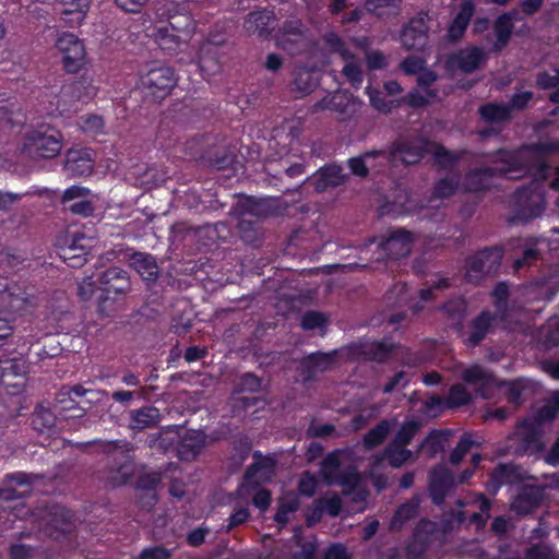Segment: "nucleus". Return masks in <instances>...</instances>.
I'll return each instance as SVG.
<instances>
[{"label": "nucleus", "instance_id": "1", "mask_svg": "<svg viewBox=\"0 0 559 559\" xmlns=\"http://www.w3.org/2000/svg\"><path fill=\"white\" fill-rule=\"evenodd\" d=\"M490 165L469 169L463 179V189L466 192L479 193L491 189L495 178L516 179L531 167L521 146L516 150L498 148L487 154Z\"/></svg>", "mask_w": 559, "mask_h": 559}, {"label": "nucleus", "instance_id": "2", "mask_svg": "<svg viewBox=\"0 0 559 559\" xmlns=\"http://www.w3.org/2000/svg\"><path fill=\"white\" fill-rule=\"evenodd\" d=\"M62 133L55 126L40 122L25 128L19 148L21 154L33 160L52 159L62 150Z\"/></svg>", "mask_w": 559, "mask_h": 559}, {"label": "nucleus", "instance_id": "3", "mask_svg": "<svg viewBox=\"0 0 559 559\" xmlns=\"http://www.w3.org/2000/svg\"><path fill=\"white\" fill-rule=\"evenodd\" d=\"M95 288L100 290L99 299L102 301L119 300L124 298L131 289V281L126 270L111 266L104 271L94 281L92 276L86 277L79 287V294L82 299H90Z\"/></svg>", "mask_w": 559, "mask_h": 559}, {"label": "nucleus", "instance_id": "4", "mask_svg": "<svg viewBox=\"0 0 559 559\" xmlns=\"http://www.w3.org/2000/svg\"><path fill=\"white\" fill-rule=\"evenodd\" d=\"M504 249L502 246L485 247L465 258L464 280L479 285L485 278L496 276L501 267Z\"/></svg>", "mask_w": 559, "mask_h": 559}, {"label": "nucleus", "instance_id": "5", "mask_svg": "<svg viewBox=\"0 0 559 559\" xmlns=\"http://www.w3.org/2000/svg\"><path fill=\"white\" fill-rule=\"evenodd\" d=\"M16 290L5 288L0 292V346L12 336L16 316H22L34 307L31 295L20 288Z\"/></svg>", "mask_w": 559, "mask_h": 559}, {"label": "nucleus", "instance_id": "6", "mask_svg": "<svg viewBox=\"0 0 559 559\" xmlns=\"http://www.w3.org/2000/svg\"><path fill=\"white\" fill-rule=\"evenodd\" d=\"M177 74L171 67L153 64L146 73L141 75L140 83L145 95L154 100L165 99L177 85Z\"/></svg>", "mask_w": 559, "mask_h": 559}, {"label": "nucleus", "instance_id": "7", "mask_svg": "<svg viewBox=\"0 0 559 559\" xmlns=\"http://www.w3.org/2000/svg\"><path fill=\"white\" fill-rule=\"evenodd\" d=\"M496 313L484 309L466 324L459 322L455 326L457 337L467 348L478 347L483 341L495 332Z\"/></svg>", "mask_w": 559, "mask_h": 559}, {"label": "nucleus", "instance_id": "8", "mask_svg": "<svg viewBox=\"0 0 559 559\" xmlns=\"http://www.w3.org/2000/svg\"><path fill=\"white\" fill-rule=\"evenodd\" d=\"M61 63L67 73L76 74L86 66V49L83 40L70 32H63L56 41Z\"/></svg>", "mask_w": 559, "mask_h": 559}, {"label": "nucleus", "instance_id": "9", "mask_svg": "<svg viewBox=\"0 0 559 559\" xmlns=\"http://www.w3.org/2000/svg\"><path fill=\"white\" fill-rule=\"evenodd\" d=\"M427 12H419L403 26L400 39L406 50L426 51L430 48V23Z\"/></svg>", "mask_w": 559, "mask_h": 559}, {"label": "nucleus", "instance_id": "10", "mask_svg": "<svg viewBox=\"0 0 559 559\" xmlns=\"http://www.w3.org/2000/svg\"><path fill=\"white\" fill-rule=\"evenodd\" d=\"M437 535V523L429 519H420L405 544L406 559H424Z\"/></svg>", "mask_w": 559, "mask_h": 559}, {"label": "nucleus", "instance_id": "11", "mask_svg": "<svg viewBox=\"0 0 559 559\" xmlns=\"http://www.w3.org/2000/svg\"><path fill=\"white\" fill-rule=\"evenodd\" d=\"M513 209L508 217L511 225L526 224L544 212V206L534 201V192L530 187H520L512 194Z\"/></svg>", "mask_w": 559, "mask_h": 559}, {"label": "nucleus", "instance_id": "12", "mask_svg": "<svg viewBox=\"0 0 559 559\" xmlns=\"http://www.w3.org/2000/svg\"><path fill=\"white\" fill-rule=\"evenodd\" d=\"M27 370L23 357L0 359V385L10 395L20 394L26 385Z\"/></svg>", "mask_w": 559, "mask_h": 559}, {"label": "nucleus", "instance_id": "13", "mask_svg": "<svg viewBox=\"0 0 559 559\" xmlns=\"http://www.w3.org/2000/svg\"><path fill=\"white\" fill-rule=\"evenodd\" d=\"M242 26L248 35L266 40L276 31L278 19L273 9L260 8L246 15Z\"/></svg>", "mask_w": 559, "mask_h": 559}, {"label": "nucleus", "instance_id": "14", "mask_svg": "<svg viewBox=\"0 0 559 559\" xmlns=\"http://www.w3.org/2000/svg\"><path fill=\"white\" fill-rule=\"evenodd\" d=\"M430 141L427 139L419 140H401L390 145V159L401 160L404 165H416L429 152Z\"/></svg>", "mask_w": 559, "mask_h": 559}, {"label": "nucleus", "instance_id": "15", "mask_svg": "<svg viewBox=\"0 0 559 559\" xmlns=\"http://www.w3.org/2000/svg\"><path fill=\"white\" fill-rule=\"evenodd\" d=\"M225 38L214 36L203 41L199 48L198 66L203 76H210L221 71L222 49Z\"/></svg>", "mask_w": 559, "mask_h": 559}, {"label": "nucleus", "instance_id": "16", "mask_svg": "<svg viewBox=\"0 0 559 559\" xmlns=\"http://www.w3.org/2000/svg\"><path fill=\"white\" fill-rule=\"evenodd\" d=\"M523 155L528 154L536 155L534 162L530 163L531 171L534 175L545 180L548 175L549 165L545 159L547 154H559V140L554 141H538L535 143L523 144L521 146Z\"/></svg>", "mask_w": 559, "mask_h": 559}, {"label": "nucleus", "instance_id": "17", "mask_svg": "<svg viewBox=\"0 0 559 559\" xmlns=\"http://www.w3.org/2000/svg\"><path fill=\"white\" fill-rule=\"evenodd\" d=\"M75 532L73 513L64 508H55L45 525V533L57 542L70 540Z\"/></svg>", "mask_w": 559, "mask_h": 559}, {"label": "nucleus", "instance_id": "18", "mask_svg": "<svg viewBox=\"0 0 559 559\" xmlns=\"http://www.w3.org/2000/svg\"><path fill=\"white\" fill-rule=\"evenodd\" d=\"M454 487L455 477L448 467L438 465L429 472L428 490L433 504H442Z\"/></svg>", "mask_w": 559, "mask_h": 559}, {"label": "nucleus", "instance_id": "19", "mask_svg": "<svg viewBox=\"0 0 559 559\" xmlns=\"http://www.w3.org/2000/svg\"><path fill=\"white\" fill-rule=\"evenodd\" d=\"M413 245V233L397 228L390 231L389 236L381 240L379 247L385 252L389 260H400L409 255Z\"/></svg>", "mask_w": 559, "mask_h": 559}, {"label": "nucleus", "instance_id": "20", "mask_svg": "<svg viewBox=\"0 0 559 559\" xmlns=\"http://www.w3.org/2000/svg\"><path fill=\"white\" fill-rule=\"evenodd\" d=\"M358 104L352 95L343 92L328 94L314 104L316 110H331L337 114L342 121L354 117L358 110Z\"/></svg>", "mask_w": 559, "mask_h": 559}, {"label": "nucleus", "instance_id": "21", "mask_svg": "<svg viewBox=\"0 0 559 559\" xmlns=\"http://www.w3.org/2000/svg\"><path fill=\"white\" fill-rule=\"evenodd\" d=\"M94 157L90 147L70 148L66 153L64 170L72 177H87L94 170Z\"/></svg>", "mask_w": 559, "mask_h": 559}, {"label": "nucleus", "instance_id": "22", "mask_svg": "<svg viewBox=\"0 0 559 559\" xmlns=\"http://www.w3.org/2000/svg\"><path fill=\"white\" fill-rule=\"evenodd\" d=\"M159 20H166L173 31L189 35L195 28V21L189 12H181L178 3H165L156 9Z\"/></svg>", "mask_w": 559, "mask_h": 559}, {"label": "nucleus", "instance_id": "23", "mask_svg": "<svg viewBox=\"0 0 559 559\" xmlns=\"http://www.w3.org/2000/svg\"><path fill=\"white\" fill-rule=\"evenodd\" d=\"M487 61V55L483 47L468 46L449 56V67H456L464 73H473Z\"/></svg>", "mask_w": 559, "mask_h": 559}, {"label": "nucleus", "instance_id": "24", "mask_svg": "<svg viewBox=\"0 0 559 559\" xmlns=\"http://www.w3.org/2000/svg\"><path fill=\"white\" fill-rule=\"evenodd\" d=\"M337 357V350L329 353L314 352L305 356L300 364V374L306 381L312 380L318 372H325L333 368Z\"/></svg>", "mask_w": 559, "mask_h": 559}, {"label": "nucleus", "instance_id": "25", "mask_svg": "<svg viewBox=\"0 0 559 559\" xmlns=\"http://www.w3.org/2000/svg\"><path fill=\"white\" fill-rule=\"evenodd\" d=\"M524 476L520 465L499 463L489 474L487 488L496 493L504 485H518L523 481Z\"/></svg>", "mask_w": 559, "mask_h": 559}, {"label": "nucleus", "instance_id": "26", "mask_svg": "<svg viewBox=\"0 0 559 559\" xmlns=\"http://www.w3.org/2000/svg\"><path fill=\"white\" fill-rule=\"evenodd\" d=\"M3 484L4 488L0 490V499L5 501L23 499L33 490L31 476L24 472L5 475Z\"/></svg>", "mask_w": 559, "mask_h": 559}, {"label": "nucleus", "instance_id": "27", "mask_svg": "<svg viewBox=\"0 0 559 559\" xmlns=\"http://www.w3.org/2000/svg\"><path fill=\"white\" fill-rule=\"evenodd\" d=\"M544 499V488L542 486H524L511 503V508L522 515L530 514L539 508Z\"/></svg>", "mask_w": 559, "mask_h": 559}, {"label": "nucleus", "instance_id": "28", "mask_svg": "<svg viewBox=\"0 0 559 559\" xmlns=\"http://www.w3.org/2000/svg\"><path fill=\"white\" fill-rule=\"evenodd\" d=\"M475 13V3L472 0H466L460 5L459 12L449 24L447 31V39L450 43L460 41L471 23V20Z\"/></svg>", "mask_w": 559, "mask_h": 559}, {"label": "nucleus", "instance_id": "29", "mask_svg": "<svg viewBox=\"0 0 559 559\" xmlns=\"http://www.w3.org/2000/svg\"><path fill=\"white\" fill-rule=\"evenodd\" d=\"M205 447V435L198 430H189L180 437L177 455L181 461H193Z\"/></svg>", "mask_w": 559, "mask_h": 559}, {"label": "nucleus", "instance_id": "30", "mask_svg": "<svg viewBox=\"0 0 559 559\" xmlns=\"http://www.w3.org/2000/svg\"><path fill=\"white\" fill-rule=\"evenodd\" d=\"M421 498L419 495H414L411 499L401 503L391 518L390 531L401 532L409 521L417 518Z\"/></svg>", "mask_w": 559, "mask_h": 559}, {"label": "nucleus", "instance_id": "31", "mask_svg": "<svg viewBox=\"0 0 559 559\" xmlns=\"http://www.w3.org/2000/svg\"><path fill=\"white\" fill-rule=\"evenodd\" d=\"M514 17L515 11L504 12L493 22L496 40L492 44L491 50L495 53H500L508 46L514 28Z\"/></svg>", "mask_w": 559, "mask_h": 559}, {"label": "nucleus", "instance_id": "32", "mask_svg": "<svg viewBox=\"0 0 559 559\" xmlns=\"http://www.w3.org/2000/svg\"><path fill=\"white\" fill-rule=\"evenodd\" d=\"M253 459L254 461L245 471L243 483L251 488H257L260 486L259 474L262 472L272 474L276 462L271 456H264L261 451H254Z\"/></svg>", "mask_w": 559, "mask_h": 559}, {"label": "nucleus", "instance_id": "33", "mask_svg": "<svg viewBox=\"0 0 559 559\" xmlns=\"http://www.w3.org/2000/svg\"><path fill=\"white\" fill-rule=\"evenodd\" d=\"M399 344L386 340L372 341L362 345L361 356L368 361L378 364L386 362L394 352L397 349Z\"/></svg>", "mask_w": 559, "mask_h": 559}, {"label": "nucleus", "instance_id": "34", "mask_svg": "<svg viewBox=\"0 0 559 559\" xmlns=\"http://www.w3.org/2000/svg\"><path fill=\"white\" fill-rule=\"evenodd\" d=\"M319 81V73L314 69L298 67L294 71L292 91L297 92L300 97L309 95L317 88Z\"/></svg>", "mask_w": 559, "mask_h": 559}, {"label": "nucleus", "instance_id": "35", "mask_svg": "<svg viewBox=\"0 0 559 559\" xmlns=\"http://www.w3.org/2000/svg\"><path fill=\"white\" fill-rule=\"evenodd\" d=\"M130 265L145 282H156L159 274V267L156 259L151 253L134 252L130 257Z\"/></svg>", "mask_w": 559, "mask_h": 559}, {"label": "nucleus", "instance_id": "36", "mask_svg": "<svg viewBox=\"0 0 559 559\" xmlns=\"http://www.w3.org/2000/svg\"><path fill=\"white\" fill-rule=\"evenodd\" d=\"M478 114L481 120L489 124L504 123L512 119L511 107L507 104L488 102L479 106Z\"/></svg>", "mask_w": 559, "mask_h": 559}, {"label": "nucleus", "instance_id": "37", "mask_svg": "<svg viewBox=\"0 0 559 559\" xmlns=\"http://www.w3.org/2000/svg\"><path fill=\"white\" fill-rule=\"evenodd\" d=\"M159 421V411L154 406H143L130 413V428L132 430H144L155 427Z\"/></svg>", "mask_w": 559, "mask_h": 559}, {"label": "nucleus", "instance_id": "38", "mask_svg": "<svg viewBox=\"0 0 559 559\" xmlns=\"http://www.w3.org/2000/svg\"><path fill=\"white\" fill-rule=\"evenodd\" d=\"M311 45L309 35L305 36H276V46L292 56L306 53Z\"/></svg>", "mask_w": 559, "mask_h": 559}, {"label": "nucleus", "instance_id": "39", "mask_svg": "<svg viewBox=\"0 0 559 559\" xmlns=\"http://www.w3.org/2000/svg\"><path fill=\"white\" fill-rule=\"evenodd\" d=\"M209 164L212 169L229 171L227 178L236 176L238 170L243 167L238 157L228 151L216 153L210 158Z\"/></svg>", "mask_w": 559, "mask_h": 559}, {"label": "nucleus", "instance_id": "40", "mask_svg": "<svg viewBox=\"0 0 559 559\" xmlns=\"http://www.w3.org/2000/svg\"><path fill=\"white\" fill-rule=\"evenodd\" d=\"M62 3L64 5L61 12L63 20L81 25L90 9V0H62Z\"/></svg>", "mask_w": 559, "mask_h": 559}, {"label": "nucleus", "instance_id": "41", "mask_svg": "<svg viewBox=\"0 0 559 559\" xmlns=\"http://www.w3.org/2000/svg\"><path fill=\"white\" fill-rule=\"evenodd\" d=\"M392 428L389 419H381L364 437L362 444L366 449L372 450L381 445L388 438Z\"/></svg>", "mask_w": 559, "mask_h": 559}, {"label": "nucleus", "instance_id": "42", "mask_svg": "<svg viewBox=\"0 0 559 559\" xmlns=\"http://www.w3.org/2000/svg\"><path fill=\"white\" fill-rule=\"evenodd\" d=\"M346 181V175L338 165L322 167L317 182V190H325L329 187H338Z\"/></svg>", "mask_w": 559, "mask_h": 559}, {"label": "nucleus", "instance_id": "43", "mask_svg": "<svg viewBox=\"0 0 559 559\" xmlns=\"http://www.w3.org/2000/svg\"><path fill=\"white\" fill-rule=\"evenodd\" d=\"M460 187V177L457 174L445 176L438 179L431 191V197L436 200H443L454 195Z\"/></svg>", "mask_w": 559, "mask_h": 559}, {"label": "nucleus", "instance_id": "44", "mask_svg": "<svg viewBox=\"0 0 559 559\" xmlns=\"http://www.w3.org/2000/svg\"><path fill=\"white\" fill-rule=\"evenodd\" d=\"M430 147L433 148L432 156L435 164L442 169L452 168L462 158V153L451 152L440 143L430 141Z\"/></svg>", "mask_w": 559, "mask_h": 559}, {"label": "nucleus", "instance_id": "45", "mask_svg": "<svg viewBox=\"0 0 559 559\" xmlns=\"http://www.w3.org/2000/svg\"><path fill=\"white\" fill-rule=\"evenodd\" d=\"M153 35L163 50L176 51L180 46V33L173 31L169 25L156 27Z\"/></svg>", "mask_w": 559, "mask_h": 559}, {"label": "nucleus", "instance_id": "46", "mask_svg": "<svg viewBox=\"0 0 559 559\" xmlns=\"http://www.w3.org/2000/svg\"><path fill=\"white\" fill-rule=\"evenodd\" d=\"M277 504V511L273 519L280 526H285L289 522V514L299 509L300 501L297 496L290 495L280 498Z\"/></svg>", "mask_w": 559, "mask_h": 559}, {"label": "nucleus", "instance_id": "47", "mask_svg": "<svg viewBox=\"0 0 559 559\" xmlns=\"http://www.w3.org/2000/svg\"><path fill=\"white\" fill-rule=\"evenodd\" d=\"M413 453L406 447L390 442L384 451L383 457L388 461L392 468L402 467L408 460H411Z\"/></svg>", "mask_w": 559, "mask_h": 559}, {"label": "nucleus", "instance_id": "48", "mask_svg": "<svg viewBox=\"0 0 559 559\" xmlns=\"http://www.w3.org/2000/svg\"><path fill=\"white\" fill-rule=\"evenodd\" d=\"M473 401L472 394L462 383H455L449 389L448 396L445 397V407L449 409L459 408L471 404Z\"/></svg>", "mask_w": 559, "mask_h": 559}, {"label": "nucleus", "instance_id": "49", "mask_svg": "<svg viewBox=\"0 0 559 559\" xmlns=\"http://www.w3.org/2000/svg\"><path fill=\"white\" fill-rule=\"evenodd\" d=\"M500 385L507 388L506 397L508 403L515 407L523 403V394L528 388V381L518 378L511 381L503 380Z\"/></svg>", "mask_w": 559, "mask_h": 559}, {"label": "nucleus", "instance_id": "50", "mask_svg": "<svg viewBox=\"0 0 559 559\" xmlns=\"http://www.w3.org/2000/svg\"><path fill=\"white\" fill-rule=\"evenodd\" d=\"M68 88L71 91V96L82 103H87L96 95V87L87 76L74 81Z\"/></svg>", "mask_w": 559, "mask_h": 559}, {"label": "nucleus", "instance_id": "51", "mask_svg": "<svg viewBox=\"0 0 559 559\" xmlns=\"http://www.w3.org/2000/svg\"><path fill=\"white\" fill-rule=\"evenodd\" d=\"M384 155L385 152L382 150H371L365 152L360 156L349 158L347 160V164L353 175L358 176L360 178H366L369 175V168L366 165V160L369 158H376Z\"/></svg>", "mask_w": 559, "mask_h": 559}, {"label": "nucleus", "instance_id": "52", "mask_svg": "<svg viewBox=\"0 0 559 559\" xmlns=\"http://www.w3.org/2000/svg\"><path fill=\"white\" fill-rule=\"evenodd\" d=\"M462 380L467 384L481 383L483 385H489L495 383L496 378L492 372L487 371L481 366L473 365L463 371Z\"/></svg>", "mask_w": 559, "mask_h": 559}, {"label": "nucleus", "instance_id": "53", "mask_svg": "<svg viewBox=\"0 0 559 559\" xmlns=\"http://www.w3.org/2000/svg\"><path fill=\"white\" fill-rule=\"evenodd\" d=\"M239 209L241 215L248 214L262 217L270 214L269 201L253 197H246L245 200L239 203Z\"/></svg>", "mask_w": 559, "mask_h": 559}, {"label": "nucleus", "instance_id": "54", "mask_svg": "<svg viewBox=\"0 0 559 559\" xmlns=\"http://www.w3.org/2000/svg\"><path fill=\"white\" fill-rule=\"evenodd\" d=\"M56 425L53 413L43 406H37L32 416V426L35 430L43 433L50 431Z\"/></svg>", "mask_w": 559, "mask_h": 559}, {"label": "nucleus", "instance_id": "55", "mask_svg": "<svg viewBox=\"0 0 559 559\" xmlns=\"http://www.w3.org/2000/svg\"><path fill=\"white\" fill-rule=\"evenodd\" d=\"M360 475L356 467L348 466L334 478V483H337L342 489L343 493L348 496L353 493L360 483Z\"/></svg>", "mask_w": 559, "mask_h": 559}, {"label": "nucleus", "instance_id": "56", "mask_svg": "<svg viewBox=\"0 0 559 559\" xmlns=\"http://www.w3.org/2000/svg\"><path fill=\"white\" fill-rule=\"evenodd\" d=\"M477 500L479 502V512H474L468 521L471 524L475 525L476 531H481L486 527L487 521L490 518L492 503L484 493H479Z\"/></svg>", "mask_w": 559, "mask_h": 559}, {"label": "nucleus", "instance_id": "57", "mask_svg": "<svg viewBox=\"0 0 559 559\" xmlns=\"http://www.w3.org/2000/svg\"><path fill=\"white\" fill-rule=\"evenodd\" d=\"M420 429V424L417 420H406L402 424L400 429L396 431L391 442L406 447L412 442L416 433Z\"/></svg>", "mask_w": 559, "mask_h": 559}, {"label": "nucleus", "instance_id": "58", "mask_svg": "<svg viewBox=\"0 0 559 559\" xmlns=\"http://www.w3.org/2000/svg\"><path fill=\"white\" fill-rule=\"evenodd\" d=\"M442 311L445 313V316L452 320L455 324L454 328L459 324V322H462L465 314H466V302L461 298H454L447 300L442 307Z\"/></svg>", "mask_w": 559, "mask_h": 559}, {"label": "nucleus", "instance_id": "59", "mask_svg": "<svg viewBox=\"0 0 559 559\" xmlns=\"http://www.w3.org/2000/svg\"><path fill=\"white\" fill-rule=\"evenodd\" d=\"M275 34L276 36H305L309 35L308 26L298 17L286 19L283 24L278 27Z\"/></svg>", "mask_w": 559, "mask_h": 559}, {"label": "nucleus", "instance_id": "60", "mask_svg": "<svg viewBox=\"0 0 559 559\" xmlns=\"http://www.w3.org/2000/svg\"><path fill=\"white\" fill-rule=\"evenodd\" d=\"M366 94L369 96L370 105L379 112L390 114L399 105V103L386 100L382 92L371 85L366 87Z\"/></svg>", "mask_w": 559, "mask_h": 559}, {"label": "nucleus", "instance_id": "61", "mask_svg": "<svg viewBox=\"0 0 559 559\" xmlns=\"http://www.w3.org/2000/svg\"><path fill=\"white\" fill-rule=\"evenodd\" d=\"M437 94L433 90H427L426 95H423L417 90H412L399 100L400 104H406L413 109L424 108L429 104V98L435 97Z\"/></svg>", "mask_w": 559, "mask_h": 559}, {"label": "nucleus", "instance_id": "62", "mask_svg": "<svg viewBox=\"0 0 559 559\" xmlns=\"http://www.w3.org/2000/svg\"><path fill=\"white\" fill-rule=\"evenodd\" d=\"M559 414V392H556L537 411L536 418L539 423H551Z\"/></svg>", "mask_w": 559, "mask_h": 559}, {"label": "nucleus", "instance_id": "63", "mask_svg": "<svg viewBox=\"0 0 559 559\" xmlns=\"http://www.w3.org/2000/svg\"><path fill=\"white\" fill-rule=\"evenodd\" d=\"M262 380L253 372H245L240 376L235 386L236 393L249 392L258 393L261 391Z\"/></svg>", "mask_w": 559, "mask_h": 559}, {"label": "nucleus", "instance_id": "64", "mask_svg": "<svg viewBox=\"0 0 559 559\" xmlns=\"http://www.w3.org/2000/svg\"><path fill=\"white\" fill-rule=\"evenodd\" d=\"M475 444L474 440L472 439V436L468 433H464L459 442L456 443L455 448L451 451L449 461L453 465H457L462 462L463 457L466 455V453L472 449V447Z\"/></svg>", "mask_w": 559, "mask_h": 559}]
</instances>
